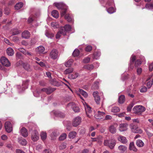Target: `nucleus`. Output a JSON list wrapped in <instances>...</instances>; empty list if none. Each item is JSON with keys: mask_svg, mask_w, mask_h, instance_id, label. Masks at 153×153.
<instances>
[{"mask_svg": "<svg viewBox=\"0 0 153 153\" xmlns=\"http://www.w3.org/2000/svg\"><path fill=\"white\" fill-rule=\"evenodd\" d=\"M104 144L105 146H108L110 149H112L116 144L115 141L113 139L106 140L104 141Z\"/></svg>", "mask_w": 153, "mask_h": 153, "instance_id": "1", "label": "nucleus"}, {"mask_svg": "<svg viewBox=\"0 0 153 153\" xmlns=\"http://www.w3.org/2000/svg\"><path fill=\"white\" fill-rule=\"evenodd\" d=\"M145 110L146 108L143 106H135L134 107L133 111L134 113L140 115Z\"/></svg>", "mask_w": 153, "mask_h": 153, "instance_id": "2", "label": "nucleus"}, {"mask_svg": "<svg viewBox=\"0 0 153 153\" xmlns=\"http://www.w3.org/2000/svg\"><path fill=\"white\" fill-rule=\"evenodd\" d=\"M82 118L79 116L75 117L73 120L72 125L74 127H76L80 124L81 122Z\"/></svg>", "mask_w": 153, "mask_h": 153, "instance_id": "3", "label": "nucleus"}, {"mask_svg": "<svg viewBox=\"0 0 153 153\" xmlns=\"http://www.w3.org/2000/svg\"><path fill=\"white\" fill-rule=\"evenodd\" d=\"M58 52L55 49H53L50 53V56L53 59H55L58 57Z\"/></svg>", "mask_w": 153, "mask_h": 153, "instance_id": "4", "label": "nucleus"}, {"mask_svg": "<svg viewBox=\"0 0 153 153\" xmlns=\"http://www.w3.org/2000/svg\"><path fill=\"white\" fill-rule=\"evenodd\" d=\"M39 135L38 132L36 130L33 131L31 134L32 140L35 142L37 141L39 139Z\"/></svg>", "mask_w": 153, "mask_h": 153, "instance_id": "5", "label": "nucleus"}, {"mask_svg": "<svg viewBox=\"0 0 153 153\" xmlns=\"http://www.w3.org/2000/svg\"><path fill=\"white\" fill-rule=\"evenodd\" d=\"M131 128L132 131L134 133L139 134L143 133L142 130L136 126L133 125H131Z\"/></svg>", "mask_w": 153, "mask_h": 153, "instance_id": "6", "label": "nucleus"}, {"mask_svg": "<svg viewBox=\"0 0 153 153\" xmlns=\"http://www.w3.org/2000/svg\"><path fill=\"white\" fill-rule=\"evenodd\" d=\"M1 62L3 65L9 67L10 65V63L8 59L4 57H2L1 58Z\"/></svg>", "mask_w": 153, "mask_h": 153, "instance_id": "7", "label": "nucleus"}, {"mask_svg": "<svg viewBox=\"0 0 153 153\" xmlns=\"http://www.w3.org/2000/svg\"><path fill=\"white\" fill-rule=\"evenodd\" d=\"M56 89L54 88L48 87V88H44L41 89V91L45 92L47 94H49L55 91Z\"/></svg>", "mask_w": 153, "mask_h": 153, "instance_id": "8", "label": "nucleus"}, {"mask_svg": "<svg viewBox=\"0 0 153 153\" xmlns=\"http://www.w3.org/2000/svg\"><path fill=\"white\" fill-rule=\"evenodd\" d=\"M93 95L96 104L97 105L99 104L100 101V97L99 95V92L97 91H94L93 93Z\"/></svg>", "mask_w": 153, "mask_h": 153, "instance_id": "9", "label": "nucleus"}, {"mask_svg": "<svg viewBox=\"0 0 153 153\" xmlns=\"http://www.w3.org/2000/svg\"><path fill=\"white\" fill-rule=\"evenodd\" d=\"M4 126L5 130L7 132L10 133L12 131V126L10 122H5Z\"/></svg>", "mask_w": 153, "mask_h": 153, "instance_id": "10", "label": "nucleus"}, {"mask_svg": "<svg viewBox=\"0 0 153 153\" xmlns=\"http://www.w3.org/2000/svg\"><path fill=\"white\" fill-rule=\"evenodd\" d=\"M128 124L126 123H121L119 125V130L121 132L126 131L128 129Z\"/></svg>", "mask_w": 153, "mask_h": 153, "instance_id": "11", "label": "nucleus"}, {"mask_svg": "<svg viewBox=\"0 0 153 153\" xmlns=\"http://www.w3.org/2000/svg\"><path fill=\"white\" fill-rule=\"evenodd\" d=\"M105 115V113L104 112L98 111L97 113L95 115L94 117L97 119H101L104 118Z\"/></svg>", "mask_w": 153, "mask_h": 153, "instance_id": "12", "label": "nucleus"}, {"mask_svg": "<svg viewBox=\"0 0 153 153\" xmlns=\"http://www.w3.org/2000/svg\"><path fill=\"white\" fill-rule=\"evenodd\" d=\"M153 81L152 79V77L149 76L146 80L145 83L148 88H150L152 85Z\"/></svg>", "mask_w": 153, "mask_h": 153, "instance_id": "13", "label": "nucleus"}, {"mask_svg": "<svg viewBox=\"0 0 153 153\" xmlns=\"http://www.w3.org/2000/svg\"><path fill=\"white\" fill-rule=\"evenodd\" d=\"M117 126V123H114L111 125L109 128L110 132L112 134L115 133L116 131V128Z\"/></svg>", "mask_w": 153, "mask_h": 153, "instance_id": "14", "label": "nucleus"}, {"mask_svg": "<svg viewBox=\"0 0 153 153\" xmlns=\"http://www.w3.org/2000/svg\"><path fill=\"white\" fill-rule=\"evenodd\" d=\"M85 108L87 116L89 118H91L92 116L91 115L89 114L92 111V109L90 106H85Z\"/></svg>", "mask_w": 153, "mask_h": 153, "instance_id": "15", "label": "nucleus"}, {"mask_svg": "<svg viewBox=\"0 0 153 153\" xmlns=\"http://www.w3.org/2000/svg\"><path fill=\"white\" fill-rule=\"evenodd\" d=\"M61 28H63V35H66L67 32L71 30V27L69 25H66L64 27H62Z\"/></svg>", "mask_w": 153, "mask_h": 153, "instance_id": "16", "label": "nucleus"}, {"mask_svg": "<svg viewBox=\"0 0 153 153\" xmlns=\"http://www.w3.org/2000/svg\"><path fill=\"white\" fill-rule=\"evenodd\" d=\"M52 113H53L56 116L61 118H64L65 116L64 113L58 111H52Z\"/></svg>", "mask_w": 153, "mask_h": 153, "instance_id": "17", "label": "nucleus"}, {"mask_svg": "<svg viewBox=\"0 0 153 153\" xmlns=\"http://www.w3.org/2000/svg\"><path fill=\"white\" fill-rule=\"evenodd\" d=\"M54 5L59 9H64L65 5L62 3H55Z\"/></svg>", "mask_w": 153, "mask_h": 153, "instance_id": "18", "label": "nucleus"}, {"mask_svg": "<svg viewBox=\"0 0 153 153\" xmlns=\"http://www.w3.org/2000/svg\"><path fill=\"white\" fill-rule=\"evenodd\" d=\"M21 135L24 137H26L28 135L27 130L25 128L23 127L20 130Z\"/></svg>", "mask_w": 153, "mask_h": 153, "instance_id": "19", "label": "nucleus"}, {"mask_svg": "<svg viewBox=\"0 0 153 153\" xmlns=\"http://www.w3.org/2000/svg\"><path fill=\"white\" fill-rule=\"evenodd\" d=\"M18 141L19 143L22 146H25L27 144V141L22 137H19L18 138Z\"/></svg>", "mask_w": 153, "mask_h": 153, "instance_id": "20", "label": "nucleus"}, {"mask_svg": "<svg viewBox=\"0 0 153 153\" xmlns=\"http://www.w3.org/2000/svg\"><path fill=\"white\" fill-rule=\"evenodd\" d=\"M45 50V48L42 46H40L38 47L36 49V52L39 54L42 53Z\"/></svg>", "mask_w": 153, "mask_h": 153, "instance_id": "21", "label": "nucleus"}, {"mask_svg": "<svg viewBox=\"0 0 153 153\" xmlns=\"http://www.w3.org/2000/svg\"><path fill=\"white\" fill-rule=\"evenodd\" d=\"M30 36V33L27 30L24 31L22 33V37L25 39L29 38Z\"/></svg>", "mask_w": 153, "mask_h": 153, "instance_id": "22", "label": "nucleus"}, {"mask_svg": "<svg viewBox=\"0 0 153 153\" xmlns=\"http://www.w3.org/2000/svg\"><path fill=\"white\" fill-rule=\"evenodd\" d=\"M118 140L123 143H126L127 142L126 138L121 135L118 137Z\"/></svg>", "mask_w": 153, "mask_h": 153, "instance_id": "23", "label": "nucleus"}, {"mask_svg": "<svg viewBox=\"0 0 153 153\" xmlns=\"http://www.w3.org/2000/svg\"><path fill=\"white\" fill-rule=\"evenodd\" d=\"M78 73L75 72L72 74H69L68 77L69 78L71 79H75L76 78L79 76Z\"/></svg>", "mask_w": 153, "mask_h": 153, "instance_id": "24", "label": "nucleus"}, {"mask_svg": "<svg viewBox=\"0 0 153 153\" xmlns=\"http://www.w3.org/2000/svg\"><path fill=\"white\" fill-rule=\"evenodd\" d=\"M94 68V66L92 64H87L85 65L83 68L88 70L91 71Z\"/></svg>", "mask_w": 153, "mask_h": 153, "instance_id": "25", "label": "nucleus"}, {"mask_svg": "<svg viewBox=\"0 0 153 153\" xmlns=\"http://www.w3.org/2000/svg\"><path fill=\"white\" fill-rule=\"evenodd\" d=\"M7 55L9 56H13L14 53L13 49L10 48H8L7 49Z\"/></svg>", "mask_w": 153, "mask_h": 153, "instance_id": "26", "label": "nucleus"}, {"mask_svg": "<svg viewBox=\"0 0 153 153\" xmlns=\"http://www.w3.org/2000/svg\"><path fill=\"white\" fill-rule=\"evenodd\" d=\"M125 97L124 95H120L119 97L118 102L120 104H123L125 101Z\"/></svg>", "mask_w": 153, "mask_h": 153, "instance_id": "27", "label": "nucleus"}, {"mask_svg": "<svg viewBox=\"0 0 153 153\" xmlns=\"http://www.w3.org/2000/svg\"><path fill=\"white\" fill-rule=\"evenodd\" d=\"M23 4L22 2L17 3L15 5V7L17 10H19L23 6Z\"/></svg>", "mask_w": 153, "mask_h": 153, "instance_id": "28", "label": "nucleus"}, {"mask_svg": "<svg viewBox=\"0 0 153 153\" xmlns=\"http://www.w3.org/2000/svg\"><path fill=\"white\" fill-rule=\"evenodd\" d=\"M129 149L130 150L134 152H136L137 151V149L134 146V143L133 142H131L130 143Z\"/></svg>", "mask_w": 153, "mask_h": 153, "instance_id": "29", "label": "nucleus"}, {"mask_svg": "<svg viewBox=\"0 0 153 153\" xmlns=\"http://www.w3.org/2000/svg\"><path fill=\"white\" fill-rule=\"evenodd\" d=\"M63 28H61L56 34V39L59 38L61 36V34H62L63 35Z\"/></svg>", "mask_w": 153, "mask_h": 153, "instance_id": "30", "label": "nucleus"}, {"mask_svg": "<svg viewBox=\"0 0 153 153\" xmlns=\"http://www.w3.org/2000/svg\"><path fill=\"white\" fill-rule=\"evenodd\" d=\"M28 82L29 81L28 80H26L23 82L22 85V90H24L27 88Z\"/></svg>", "mask_w": 153, "mask_h": 153, "instance_id": "31", "label": "nucleus"}, {"mask_svg": "<svg viewBox=\"0 0 153 153\" xmlns=\"http://www.w3.org/2000/svg\"><path fill=\"white\" fill-rule=\"evenodd\" d=\"M59 135V132L57 130L53 131L51 134V136L52 138L57 137Z\"/></svg>", "mask_w": 153, "mask_h": 153, "instance_id": "32", "label": "nucleus"}, {"mask_svg": "<svg viewBox=\"0 0 153 153\" xmlns=\"http://www.w3.org/2000/svg\"><path fill=\"white\" fill-rule=\"evenodd\" d=\"M118 149L122 153H123L127 149V147L123 145H120L118 147Z\"/></svg>", "mask_w": 153, "mask_h": 153, "instance_id": "33", "label": "nucleus"}, {"mask_svg": "<svg viewBox=\"0 0 153 153\" xmlns=\"http://www.w3.org/2000/svg\"><path fill=\"white\" fill-rule=\"evenodd\" d=\"M120 111V108L117 106L113 107L111 109V112L114 113H116Z\"/></svg>", "mask_w": 153, "mask_h": 153, "instance_id": "34", "label": "nucleus"}, {"mask_svg": "<svg viewBox=\"0 0 153 153\" xmlns=\"http://www.w3.org/2000/svg\"><path fill=\"white\" fill-rule=\"evenodd\" d=\"M53 16L56 18H57L59 16V14L58 12L56 10H54L51 13Z\"/></svg>", "mask_w": 153, "mask_h": 153, "instance_id": "35", "label": "nucleus"}, {"mask_svg": "<svg viewBox=\"0 0 153 153\" xmlns=\"http://www.w3.org/2000/svg\"><path fill=\"white\" fill-rule=\"evenodd\" d=\"M79 91L80 94L85 98H86L88 96V94L83 90L79 89Z\"/></svg>", "mask_w": 153, "mask_h": 153, "instance_id": "36", "label": "nucleus"}, {"mask_svg": "<svg viewBox=\"0 0 153 153\" xmlns=\"http://www.w3.org/2000/svg\"><path fill=\"white\" fill-rule=\"evenodd\" d=\"M65 19L67 20L68 22H71L72 21L73 18L69 14H67L65 15Z\"/></svg>", "mask_w": 153, "mask_h": 153, "instance_id": "37", "label": "nucleus"}, {"mask_svg": "<svg viewBox=\"0 0 153 153\" xmlns=\"http://www.w3.org/2000/svg\"><path fill=\"white\" fill-rule=\"evenodd\" d=\"M41 138L43 141H44L47 137V134L46 132H42L40 134Z\"/></svg>", "mask_w": 153, "mask_h": 153, "instance_id": "38", "label": "nucleus"}, {"mask_svg": "<svg viewBox=\"0 0 153 153\" xmlns=\"http://www.w3.org/2000/svg\"><path fill=\"white\" fill-rule=\"evenodd\" d=\"M73 61V60L72 59H69L67 62L65 63V66L66 67H69L71 66L72 63Z\"/></svg>", "mask_w": 153, "mask_h": 153, "instance_id": "39", "label": "nucleus"}, {"mask_svg": "<svg viewBox=\"0 0 153 153\" xmlns=\"http://www.w3.org/2000/svg\"><path fill=\"white\" fill-rule=\"evenodd\" d=\"M137 146L139 147H141L144 146V143L142 140H138L136 143Z\"/></svg>", "mask_w": 153, "mask_h": 153, "instance_id": "40", "label": "nucleus"}, {"mask_svg": "<svg viewBox=\"0 0 153 153\" xmlns=\"http://www.w3.org/2000/svg\"><path fill=\"white\" fill-rule=\"evenodd\" d=\"M76 135V133L75 131H71L70 132L69 134V137L70 138H74Z\"/></svg>", "mask_w": 153, "mask_h": 153, "instance_id": "41", "label": "nucleus"}, {"mask_svg": "<svg viewBox=\"0 0 153 153\" xmlns=\"http://www.w3.org/2000/svg\"><path fill=\"white\" fill-rule=\"evenodd\" d=\"M74 71V69L72 68H70L67 69L64 71V74H68Z\"/></svg>", "mask_w": 153, "mask_h": 153, "instance_id": "42", "label": "nucleus"}, {"mask_svg": "<svg viewBox=\"0 0 153 153\" xmlns=\"http://www.w3.org/2000/svg\"><path fill=\"white\" fill-rule=\"evenodd\" d=\"M67 137V135L65 133L62 134L59 137V140H63L65 139Z\"/></svg>", "mask_w": 153, "mask_h": 153, "instance_id": "43", "label": "nucleus"}, {"mask_svg": "<svg viewBox=\"0 0 153 153\" xmlns=\"http://www.w3.org/2000/svg\"><path fill=\"white\" fill-rule=\"evenodd\" d=\"M101 55V53L100 51L95 52L94 53V58L97 59Z\"/></svg>", "mask_w": 153, "mask_h": 153, "instance_id": "44", "label": "nucleus"}, {"mask_svg": "<svg viewBox=\"0 0 153 153\" xmlns=\"http://www.w3.org/2000/svg\"><path fill=\"white\" fill-rule=\"evenodd\" d=\"M72 108L75 112H78L80 111V109L78 106H73Z\"/></svg>", "mask_w": 153, "mask_h": 153, "instance_id": "45", "label": "nucleus"}, {"mask_svg": "<svg viewBox=\"0 0 153 153\" xmlns=\"http://www.w3.org/2000/svg\"><path fill=\"white\" fill-rule=\"evenodd\" d=\"M79 53L80 52L79 50L77 49H76L73 53V55L75 57L78 56L79 55Z\"/></svg>", "mask_w": 153, "mask_h": 153, "instance_id": "46", "label": "nucleus"}, {"mask_svg": "<svg viewBox=\"0 0 153 153\" xmlns=\"http://www.w3.org/2000/svg\"><path fill=\"white\" fill-rule=\"evenodd\" d=\"M45 34L48 38L51 39L54 36V35L53 34L48 32H46Z\"/></svg>", "mask_w": 153, "mask_h": 153, "instance_id": "47", "label": "nucleus"}, {"mask_svg": "<svg viewBox=\"0 0 153 153\" xmlns=\"http://www.w3.org/2000/svg\"><path fill=\"white\" fill-rule=\"evenodd\" d=\"M107 10L108 13L110 14L112 13L115 12V10L113 7H110L107 9Z\"/></svg>", "mask_w": 153, "mask_h": 153, "instance_id": "48", "label": "nucleus"}, {"mask_svg": "<svg viewBox=\"0 0 153 153\" xmlns=\"http://www.w3.org/2000/svg\"><path fill=\"white\" fill-rule=\"evenodd\" d=\"M146 8L149 10L153 9V4H146Z\"/></svg>", "mask_w": 153, "mask_h": 153, "instance_id": "49", "label": "nucleus"}, {"mask_svg": "<svg viewBox=\"0 0 153 153\" xmlns=\"http://www.w3.org/2000/svg\"><path fill=\"white\" fill-rule=\"evenodd\" d=\"M66 147V143H62L59 146V149H65Z\"/></svg>", "mask_w": 153, "mask_h": 153, "instance_id": "50", "label": "nucleus"}, {"mask_svg": "<svg viewBox=\"0 0 153 153\" xmlns=\"http://www.w3.org/2000/svg\"><path fill=\"white\" fill-rule=\"evenodd\" d=\"M23 67L24 69L27 71H30V65L28 64H25L23 65Z\"/></svg>", "mask_w": 153, "mask_h": 153, "instance_id": "51", "label": "nucleus"}, {"mask_svg": "<svg viewBox=\"0 0 153 153\" xmlns=\"http://www.w3.org/2000/svg\"><path fill=\"white\" fill-rule=\"evenodd\" d=\"M90 60V58L87 57L83 60V62L85 63H88Z\"/></svg>", "mask_w": 153, "mask_h": 153, "instance_id": "52", "label": "nucleus"}, {"mask_svg": "<svg viewBox=\"0 0 153 153\" xmlns=\"http://www.w3.org/2000/svg\"><path fill=\"white\" fill-rule=\"evenodd\" d=\"M141 63V61L139 59H138L135 62V67H138L140 65Z\"/></svg>", "mask_w": 153, "mask_h": 153, "instance_id": "53", "label": "nucleus"}, {"mask_svg": "<svg viewBox=\"0 0 153 153\" xmlns=\"http://www.w3.org/2000/svg\"><path fill=\"white\" fill-rule=\"evenodd\" d=\"M135 56L133 55H132L130 59V62L131 64L132 62H133L135 61Z\"/></svg>", "mask_w": 153, "mask_h": 153, "instance_id": "54", "label": "nucleus"}, {"mask_svg": "<svg viewBox=\"0 0 153 153\" xmlns=\"http://www.w3.org/2000/svg\"><path fill=\"white\" fill-rule=\"evenodd\" d=\"M92 49V47L90 45L87 46L85 48V50L86 51L89 52Z\"/></svg>", "mask_w": 153, "mask_h": 153, "instance_id": "55", "label": "nucleus"}, {"mask_svg": "<svg viewBox=\"0 0 153 153\" xmlns=\"http://www.w3.org/2000/svg\"><path fill=\"white\" fill-rule=\"evenodd\" d=\"M147 91V88L145 86H143L140 89L141 92L143 93Z\"/></svg>", "mask_w": 153, "mask_h": 153, "instance_id": "56", "label": "nucleus"}, {"mask_svg": "<svg viewBox=\"0 0 153 153\" xmlns=\"http://www.w3.org/2000/svg\"><path fill=\"white\" fill-rule=\"evenodd\" d=\"M142 72V69L140 68H138L137 70V74L138 75H140Z\"/></svg>", "mask_w": 153, "mask_h": 153, "instance_id": "57", "label": "nucleus"}, {"mask_svg": "<svg viewBox=\"0 0 153 153\" xmlns=\"http://www.w3.org/2000/svg\"><path fill=\"white\" fill-rule=\"evenodd\" d=\"M112 119V117L110 115H106L104 119L105 120H111Z\"/></svg>", "mask_w": 153, "mask_h": 153, "instance_id": "58", "label": "nucleus"}, {"mask_svg": "<svg viewBox=\"0 0 153 153\" xmlns=\"http://www.w3.org/2000/svg\"><path fill=\"white\" fill-rule=\"evenodd\" d=\"M64 10L61 11V16L62 17L65 15L66 13V9L64 8Z\"/></svg>", "mask_w": 153, "mask_h": 153, "instance_id": "59", "label": "nucleus"}, {"mask_svg": "<svg viewBox=\"0 0 153 153\" xmlns=\"http://www.w3.org/2000/svg\"><path fill=\"white\" fill-rule=\"evenodd\" d=\"M34 20V19L31 16H30L28 19L27 21L29 23H30L33 21Z\"/></svg>", "mask_w": 153, "mask_h": 153, "instance_id": "60", "label": "nucleus"}, {"mask_svg": "<svg viewBox=\"0 0 153 153\" xmlns=\"http://www.w3.org/2000/svg\"><path fill=\"white\" fill-rule=\"evenodd\" d=\"M13 40L15 42H17L19 40V38L16 36H14L13 38Z\"/></svg>", "mask_w": 153, "mask_h": 153, "instance_id": "61", "label": "nucleus"}, {"mask_svg": "<svg viewBox=\"0 0 153 153\" xmlns=\"http://www.w3.org/2000/svg\"><path fill=\"white\" fill-rule=\"evenodd\" d=\"M149 69L151 71L153 69V62L149 66Z\"/></svg>", "mask_w": 153, "mask_h": 153, "instance_id": "62", "label": "nucleus"}, {"mask_svg": "<svg viewBox=\"0 0 153 153\" xmlns=\"http://www.w3.org/2000/svg\"><path fill=\"white\" fill-rule=\"evenodd\" d=\"M91 141L92 142H96L97 141L99 140V137H97L93 138L91 137Z\"/></svg>", "mask_w": 153, "mask_h": 153, "instance_id": "63", "label": "nucleus"}, {"mask_svg": "<svg viewBox=\"0 0 153 153\" xmlns=\"http://www.w3.org/2000/svg\"><path fill=\"white\" fill-rule=\"evenodd\" d=\"M43 153H51V150L46 149L43 151Z\"/></svg>", "mask_w": 153, "mask_h": 153, "instance_id": "64", "label": "nucleus"}]
</instances>
